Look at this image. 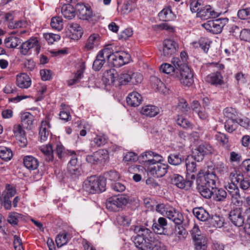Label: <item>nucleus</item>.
Segmentation results:
<instances>
[{"label": "nucleus", "mask_w": 250, "mask_h": 250, "mask_svg": "<svg viewBox=\"0 0 250 250\" xmlns=\"http://www.w3.org/2000/svg\"><path fill=\"white\" fill-rule=\"evenodd\" d=\"M99 35L98 34L91 35L87 40L84 49L85 51L93 49L99 41Z\"/></svg>", "instance_id": "nucleus-35"}, {"label": "nucleus", "mask_w": 250, "mask_h": 250, "mask_svg": "<svg viewBox=\"0 0 250 250\" xmlns=\"http://www.w3.org/2000/svg\"><path fill=\"white\" fill-rule=\"evenodd\" d=\"M76 9L71 4L63 5L62 7V13L66 19L71 20L75 16Z\"/></svg>", "instance_id": "nucleus-33"}, {"label": "nucleus", "mask_w": 250, "mask_h": 250, "mask_svg": "<svg viewBox=\"0 0 250 250\" xmlns=\"http://www.w3.org/2000/svg\"><path fill=\"white\" fill-rule=\"evenodd\" d=\"M167 223L166 218L160 217L157 222L153 223L152 229L155 233L158 234L166 235L168 234Z\"/></svg>", "instance_id": "nucleus-16"}, {"label": "nucleus", "mask_w": 250, "mask_h": 250, "mask_svg": "<svg viewBox=\"0 0 250 250\" xmlns=\"http://www.w3.org/2000/svg\"><path fill=\"white\" fill-rule=\"evenodd\" d=\"M84 69V66L81 65L80 68L74 73V78L68 81V85L70 86L78 83L83 78Z\"/></svg>", "instance_id": "nucleus-37"}, {"label": "nucleus", "mask_w": 250, "mask_h": 250, "mask_svg": "<svg viewBox=\"0 0 250 250\" xmlns=\"http://www.w3.org/2000/svg\"><path fill=\"white\" fill-rule=\"evenodd\" d=\"M105 186L106 179L102 176H91L87 177L83 182V187L85 188H105Z\"/></svg>", "instance_id": "nucleus-10"}, {"label": "nucleus", "mask_w": 250, "mask_h": 250, "mask_svg": "<svg viewBox=\"0 0 250 250\" xmlns=\"http://www.w3.org/2000/svg\"><path fill=\"white\" fill-rule=\"evenodd\" d=\"M104 154L103 150L96 151L92 155L87 156L86 160L88 163L92 164L102 163L105 159L104 155Z\"/></svg>", "instance_id": "nucleus-24"}, {"label": "nucleus", "mask_w": 250, "mask_h": 250, "mask_svg": "<svg viewBox=\"0 0 250 250\" xmlns=\"http://www.w3.org/2000/svg\"><path fill=\"white\" fill-rule=\"evenodd\" d=\"M192 238L195 242V248L196 250H206L207 246L205 237L201 234V231L199 227L194 225V226L190 230Z\"/></svg>", "instance_id": "nucleus-6"}, {"label": "nucleus", "mask_w": 250, "mask_h": 250, "mask_svg": "<svg viewBox=\"0 0 250 250\" xmlns=\"http://www.w3.org/2000/svg\"><path fill=\"white\" fill-rule=\"evenodd\" d=\"M239 167L242 172L250 177V159L244 160Z\"/></svg>", "instance_id": "nucleus-56"}, {"label": "nucleus", "mask_w": 250, "mask_h": 250, "mask_svg": "<svg viewBox=\"0 0 250 250\" xmlns=\"http://www.w3.org/2000/svg\"><path fill=\"white\" fill-rule=\"evenodd\" d=\"M44 36L49 44H53L54 42L59 41L60 39V36L58 34L47 33L44 34Z\"/></svg>", "instance_id": "nucleus-64"}, {"label": "nucleus", "mask_w": 250, "mask_h": 250, "mask_svg": "<svg viewBox=\"0 0 250 250\" xmlns=\"http://www.w3.org/2000/svg\"><path fill=\"white\" fill-rule=\"evenodd\" d=\"M13 156V153L11 149L5 147H0V158L5 161L11 160Z\"/></svg>", "instance_id": "nucleus-47"}, {"label": "nucleus", "mask_w": 250, "mask_h": 250, "mask_svg": "<svg viewBox=\"0 0 250 250\" xmlns=\"http://www.w3.org/2000/svg\"><path fill=\"white\" fill-rule=\"evenodd\" d=\"M194 180L195 175L193 174L191 175L190 179L188 178L185 179L182 176L178 174H172L168 178V182L177 188L191 187Z\"/></svg>", "instance_id": "nucleus-5"}, {"label": "nucleus", "mask_w": 250, "mask_h": 250, "mask_svg": "<svg viewBox=\"0 0 250 250\" xmlns=\"http://www.w3.org/2000/svg\"><path fill=\"white\" fill-rule=\"evenodd\" d=\"M105 62V60L98 57V54L93 63V69L95 71H99Z\"/></svg>", "instance_id": "nucleus-60"}, {"label": "nucleus", "mask_w": 250, "mask_h": 250, "mask_svg": "<svg viewBox=\"0 0 250 250\" xmlns=\"http://www.w3.org/2000/svg\"><path fill=\"white\" fill-rule=\"evenodd\" d=\"M134 231L137 235L134 238V243L139 250H150L154 240L152 232L143 226H134Z\"/></svg>", "instance_id": "nucleus-1"}, {"label": "nucleus", "mask_w": 250, "mask_h": 250, "mask_svg": "<svg viewBox=\"0 0 250 250\" xmlns=\"http://www.w3.org/2000/svg\"><path fill=\"white\" fill-rule=\"evenodd\" d=\"M139 206L138 200L134 197L126 198V207L133 210Z\"/></svg>", "instance_id": "nucleus-59"}, {"label": "nucleus", "mask_w": 250, "mask_h": 250, "mask_svg": "<svg viewBox=\"0 0 250 250\" xmlns=\"http://www.w3.org/2000/svg\"><path fill=\"white\" fill-rule=\"evenodd\" d=\"M237 126V120H233L230 119H226L225 122V128L228 132H233L236 129Z\"/></svg>", "instance_id": "nucleus-46"}, {"label": "nucleus", "mask_w": 250, "mask_h": 250, "mask_svg": "<svg viewBox=\"0 0 250 250\" xmlns=\"http://www.w3.org/2000/svg\"><path fill=\"white\" fill-rule=\"evenodd\" d=\"M178 48V44L176 42L171 39H166L163 42V55L167 57H170L176 53Z\"/></svg>", "instance_id": "nucleus-13"}, {"label": "nucleus", "mask_w": 250, "mask_h": 250, "mask_svg": "<svg viewBox=\"0 0 250 250\" xmlns=\"http://www.w3.org/2000/svg\"><path fill=\"white\" fill-rule=\"evenodd\" d=\"M114 54V53H113V49L109 46H107L99 52L98 53V57L102 58L104 60L107 59L108 62H110L111 59L112 58V56Z\"/></svg>", "instance_id": "nucleus-41"}, {"label": "nucleus", "mask_w": 250, "mask_h": 250, "mask_svg": "<svg viewBox=\"0 0 250 250\" xmlns=\"http://www.w3.org/2000/svg\"><path fill=\"white\" fill-rule=\"evenodd\" d=\"M23 162L24 166L30 170L37 169L39 165L38 160L31 155L25 156L23 158Z\"/></svg>", "instance_id": "nucleus-25"}, {"label": "nucleus", "mask_w": 250, "mask_h": 250, "mask_svg": "<svg viewBox=\"0 0 250 250\" xmlns=\"http://www.w3.org/2000/svg\"><path fill=\"white\" fill-rule=\"evenodd\" d=\"M214 172H217L220 175H223L228 171V167L223 163H220L217 164L214 168Z\"/></svg>", "instance_id": "nucleus-63"}, {"label": "nucleus", "mask_w": 250, "mask_h": 250, "mask_svg": "<svg viewBox=\"0 0 250 250\" xmlns=\"http://www.w3.org/2000/svg\"><path fill=\"white\" fill-rule=\"evenodd\" d=\"M40 45L36 38H31L27 41L22 43L20 46V52L21 54L26 55L29 51L34 49L36 54H38L40 50Z\"/></svg>", "instance_id": "nucleus-8"}, {"label": "nucleus", "mask_w": 250, "mask_h": 250, "mask_svg": "<svg viewBox=\"0 0 250 250\" xmlns=\"http://www.w3.org/2000/svg\"><path fill=\"white\" fill-rule=\"evenodd\" d=\"M226 119L236 120L238 119V112L236 109L232 107H227L223 111Z\"/></svg>", "instance_id": "nucleus-45"}, {"label": "nucleus", "mask_w": 250, "mask_h": 250, "mask_svg": "<svg viewBox=\"0 0 250 250\" xmlns=\"http://www.w3.org/2000/svg\"><path fill=\"white\" fill-rule=\"evenodd\" d=\"M124 54V52H116L114 53L110 62L112 63L113 66L120 67L125 64L123 56Z\"/></svg>", "instance_id": "nucleus-31"}, {"label": "nucleus", "mask_w": 250, "mask_h": 250, "mask_svg": "<svg viewBox=\"0 0 250 250\" xmlns=\"http://www.w3.org/2000/svg\"><path fill=\"white\" fill-rule=\"evenodd\" d=\"M76 11L79 18L83 20H88L93 16V12L90 6L83 3L76 4Z\"/></svg>", "instance_id": "nucleus-15"}, {"label": "nucleus", "mask_w": 250, "mask_h": 250, "mask_svg": "<svg viewBox=\"0 0 250 250\" xmlns=\"http://www.w3.org/2000/svg\"><path fill=\"white\" fill-rule=\"evenodd\" d=\"M50 127V125L48 121H42L39 132L41 141L43 142L47 140L49 134V128Z\"/></svg>", "instance_id": "nucleus-32"}, {"label": "nucleus", "mask_w": 250, "mask_h": 250, "mask_svg": "<svg viewBox=\"0 0 250 250\" xmlns=\"http://www.w3.org/2000/svg\"><path fill=\"white\" fill-rule=\"evenodd\" d=\"M178 100V103L176 106V109L177 110H180L183 113L188 112L189 109V107L186 100L182 98L179 97Z\"/></svg>", "instance_id": "nucleus-51"}, {"label": "nucleus", "mask_w": 250, "mask_h": 250, "mask_svg": "<svg viewBox=\"0 0 250 250\" xmlns=\"http://www.w3.org/2000/svg\"><path fill=\"white\" fill-rule=\"evenodd\" d=\"M140 110L142 114L149 117H155L159 112L158 107L151 104L143 106Z\"/></svg>", "instance_id": "nucleus-23"}, {"label": "nucleus", "mask_w": 250, "mask_h": 250, "mask_svg": "<svg viewBox=\"0 0 250 250\" xmlns=\"http://www.w3.org/2000/svg\"><path fill=\"white\" fill-rule=\"evenodd\" d=\"M117 72L115 69L111 68L105 70L103 76L102 80L105 84H113L121 89L125 85V74L124 72L121 73L116 78Z\"/></svg>", "instance_id": "nucleus-3"}, {"label": "nucleus", "mask_w": 250, "mask_h": 250, "mask_svg": "<svg viewBox=\"0 0 250 250\" xmlns=\"http://www.w3.org/2000/svg\"><path fill=\"white\" fill-rule=\"evenodd\" d=\"M242 208H236L231 210L229 214V219L235 226L241 227L245 222V216L242 215Z\"/></svg>", "instance_id": "nucleus-14"}, {"label": "nucleus", "mask_w": 250, "mask_h": 250, "mask_svg": "<svg viewBox=\"0 0 250 250\" xmlns=\"http://www.w3.org/2000/svg\"><path fill=\"white\" fill-rule=\"evenodd\" d=\"M227 18H219L207 21L202 24L206 30L214 34L220 33L223 27L228 22Z\"/></svg>", "instance_id": "nucleus-4"}, {"label": "nucleus", "mask_w": 250, "mask_h": 250, "mask_svg": "<svg viewBox=\"0 0 250 250\" xmlns=\"http://www.w3.org/2000/svg\"><path fill=\"white\" fill-rule=\"evenodd\" d=\"M4 43L9 48H16L21 43V40L17 37L10 36L5 39Z\"/></svg>", "instance_id": "nucleus-42"}, {"label": "nucleus", "mask_w": 250, "mask_h": 250, "mask_svg": "<svg viewBox=\"0 0 250 250\" xmlns=\"http://www.w3.org/2000/svg\"><path fill=\"white\" fill-rule=\"evenodd\" d=\"M204 154L201 152L199 147L193 151L192 155L190 156V157H193V159L197 162L202 161L204 159Z\"/></svg>", "instance_id": "nucleus-62"}, {"label": "nucleus", "mask_w": 250, "mask_h": 250, "mask_svg": "<svg viewBox=\"0 0 250 250\" xmlns=\"http://www.w3.org/2000/svg\"><path fill=\"white\" fill-rule=\"evenodd\" d=\"M71 158L68 164V171L72 178L78 177L81 174V171L77 167V157L74 151H68V156Z\"/></svg>", "instance_id": "nucleus-12"}, {"label": "nucleus", "mask_w": 250, "mask_h": 250, "mask_svg": "<svg viewBox=\"0 0 250 250\" xmlns=\"http://www.w3.org/2000/svg\"><path fill=\"white\" fill-rule=\"evenodd\" d=\"M162 156L159 154L151 151L143 152L139 157V159L143 163L145 168L147 169L150 165L155 162H160L162 160Z\"/></svg>", "instance_id": "nucleus-7"}, {"label": "nucleus", "mask_w": 250, "mask_h": 250, "mask_svg": "<svg viewBox=\"0 0 250 250\" xmlns=\"http://www.w3.org/2000/svg\"><path fill=\"white\" fill-rule=\"evenodd\" d=\"M51 27L58 31H60L63 27L62 20L60 17H54L51 19L50 22Z\"/></svg>", "instance_id": "nucleus-48"}, {"label": "nucleus", "mask_w": 250, "mask_h": 250, "mask_svg": "<svg viewBox=\"0 0 250 250\" xmlns=\"http://www.w3.org/2000/svg\"><path fill=\"white\" fill-rule=\"evenodd\" d=\"M213 190V198L216 199L217 201H221L225 198L227 195L226 191L224 188H211Z\"/></svg>", "instance_id": "nucleus-53"}, {"label": "nucleus", "mask_w": 250, "mask_h": 250, "mask_svg": "<svg viewBox=\"0 0 250 250\" xmlns=\"http://www.w3.org/2000/svg\"><path fill=\"white\" fill-rule=\"evenodd\" d=\"M40 150L44 154L46 162H53L54 160V150L51 144H48L41 147Z\"/></svg>", "instance_id": "nucleus-29"}, {"label": "nucleus", "mask_w": 250, "mask_h": 250, "mask_svg": "<svg viewBox=\"0 0 250 250\" xmlns=\"http://www.w3.org/2000/svg\"><path fill=\"white\" fill-rule=\"evenodd\" d=\"M142 99L140 94L136 92H133L129 94L126 98V103L131 106L136 107L140 104Z\"/></svg>", "instance_id": "nucleus-26"}, {"label": "nucleus", "mask_w": 250, "mask_h": 250, "mask_svg": "<svg viewBox=\"0 0 250 250\" xmlns=\"http://www.w3.org/2000/svg\"><path fill=\"white\" fill-rule=\"evenodd\" d=\"M16 84L21 88H27L31 84L30 78L26 73H21L17 76Z\"/></svg>", "instance_id": "nucleus-21"}, {"label": "nucleus", "mask_w": 250, "mask_h": 250, "mask_svg": "<svg viewBox=\"0 0 250 250\" xmlns=\"http://www.w3.org/2000/svg\"><path fill=\"white\" fill-rule=\"evenodd\" d=\"M197 44L196 46L200 47L205 53H207L209 48V41L208 39L205 38H201L198 42H195Z\"/></svg>", "instance_id": "nucleus-54"}, {"label": "nucleus", "mask_w": 250, "mask_h": 250, "mask_svg": "<svg viewBox=\"0 0 250 250\" xmlns=\"http://www.w3.org/2000/svg\"><path fill=\"white\" fill-rule=\"evenodd\" d=\"M16 193V188H5L3 191L1 196L3 201V206L6 209H11L12 203L10 199L13 197Z\"/></svg>", "instance_id": "nucleus-18"}, {"label": "nucleus", "mask_w": 250, "mask_h": 250, "mask_svg": "<svg viewBox=\"0 0 250 250\" xmlns=\"http://www.w3.org/2000/svg\"><path fill=\"white\" fill-rule=\"evenodd\" d=\"M219 14L215 12L210 5H206L201 8L197 13V16L204 20H207L209 18H215L218 17Z\"/></svg>", "instance_id": "nucleus-17"}, {"label": "nucleus", "mask_w": 250, "mask_h": 250, "mask_svg": "<svg viewBox=\"0 0 250 250\" xmlns=\"http://www.w3.org/2000/svg\"><path fill=\"white\" fill-rule=\"evenodd\" d=\"M160 70L166 74H170L175 77L178 69L173 65H172L168 63H164L160 66Z\"/></svg>", "instance_id": "nucleus-39"}, {"label": "nucleus", "mask_w": 250, "mask_h": 250, "mask_svg": "<svg viewBox=\"0 0 250 250\" xmlns=\"http://www.w3.org/2000/svg\"><path fill=\"white\" fill-rule=\"evenodd\" d=\"M107 143V138L105 136H97L92 141V145L100 147Z\"/></svg>", "instance_id": "nucleus-57"}, {"label": "nucleus", "mask_w": 250, "mask_h": 250, "mask_svg": "<svg viewBox=\"0 0 250 250\" xmlns=\"http://www.w3.org/2000/svg\"><path fill=\"white\" fill-rule=\"evenodd\" d=\"M229 194L231 196L232 201L234 204L239 206L242 202L239 188H229L228 190Z\"/></svg>", "instance_id": "nucleus-38"}, {"label": "nucleus", "mask_w": 250, "mask_h": 250, "mask_svg": "<svg viewBox=\"0 0 250 250\" xmlns=\"http://www.w3.org/2000/svg\"><path fill=\"white\" fill-rule=\"evenodd\" d=\"M70 151L65 150L64 146L61 144L56 145L55 152L59 159H62L65 156H68V152Z\"/></svg>", "instance_id": "nucleus-52"}, {"label": "nucleus", "mask_w": 250, "mask_h": 250, "mask_svg": "<svg viewBox=\"0 0 250 250\" xmlns=\"http://www.w3.org/2000/svg\"><path fill=\"white\" fill-rule=\"evenodd\" d=\"M192 212L194 215L201 221H206L210 217L209 213L202 207L194 208Z\"/></svg>", "instance_id": "nucleus-34"}, {"label": "nucleus", "mask_w": 250, "mask_h": 250, "mask_svg": "<svg viewBox=\"0 0 250 250\" xmlns=\"http://www.w3.org/2000/svg\"><path fill=\"white\" fill-rule=\"evenodd\" d=\"M26 22L24 20L21 21H11L8 25L10 29H16L19 28H23L26 26Z\"/></svg>", "instance_id": "nucleus-55"}, {"label": "nucleus", "mask_w": 250, "mask_h": 250, "mask_svg": "<svg viewBox=\"0 0 250 250\" xmlns=\"http://www.w3.org/2000/svg\"><path fill=\"white\" fill-rule=\"evenodd\" d=\"M150 81L153 89L161 93L165 92L166 87L160 79L155 76H152L150 78Z\"/></svg>", "instance_id": "nucleus-30"}, {"label": "nucleus", "mask_w": 250, "mask_h": 250, "mask_svg": "<svg viewBox=\"0 0 250 250\" xmlns=\"http://www.w3.org/2000/svg\"><path fill=\"white\" fill-rule=\"evenodd\" d=\"M240 175L237 174L236 173L231 172L230 174V178L231 179V183L235 187L238 188L239 184L240 188H249L250 185L247 181H243L242 178L239 177Z\"/></svg>", "instance_id": "nucleus-27"}, {"label": "nucleus", "mask_w": 250, "mask_h": 250, "mask_svg": "<svg viewBox=\"0 0 250 250\" xmlns=\"http://www.w3.org/2000/svg\"><path fill=\"white\" fill-rule=\"evenodd\" d=\"M176 121L177 125L183 128H188L192 126V124L182 115H178Z\"/></svg>", "instance_id": "nucleus-50"}, {"label": "nucleus", "mask_w": 250, "mask_h": 250, "mask_svg": "<svg viewBox=\"0 0 250 250\" xmlns=\"http://www.w3.org/2000/svg\"><path fill=\"white\" fill-rule=\"evenodd\" d=\"M178 59L174 61V65L178 69V71L175 76L180 80L183 85L189 86L193 83V74L188 65H183L180 63Z\"/></svg>", "instance_id": "nucleus-2"}, {"label": "nucleus", "mask_w": 250, "mask_h": 250, "mask_svg": "<svg viewBox=\"0 0 250 250\" xmlns=\"http://www.w3.org/2000/svg\"><path fill=\"white\" fill-rule=\"evenodd\" d=\"M174 234L178 237L179 239L181 240L185 238L188 233L183 225L179 224L175 225Z\"/></svg>", "instance_id": "nucleus-49"}, {"label": "nucleus", "mask_w": 250, "mask_h": 250, "mask_svg": "<svg viewBox=\"0 0 250 250\" xmlns=\"http://www.w3.org/2000/svg\"><path fill=\"white\" fill-rule=\"evenodd\" d=\"M167 217L172 220L176 225L182 224L184 217L182 213L177 211L175 208H171L166 212Z\"/></svg>", "instance_id": "nucleus-19"}, {"label": "nucleus", "mask_w": 250, "mask_h": 250, "mask_svg": "<svg viewBox=\"0 0 250 250\" xmlns=\"http://www.w3.org/2000/svg\"><path fill=\"white\" fill-rule=\"evenodd\" d=\"M143 76L139 73L128 71L126 73V85L129 83L130 85H135L141 83L143 80Z\"/></svg>", "instance_id": "nucleus-22"}, {"label": "nucleus", "mask_w": 250, "mask_h": 250, "mask_svg": "<svg viewBox=\"0 0 250 250\" xmlns=\"http://www.w3.org/2000/svg\"><path fill=\"white\" fill-rule=\"evenodd\" d=\"M198 147L200 150H201V152H202L205 156L211 154L214 151V149L212 146L207 143L201 144Z\"/></svg>", "instance_id": "nucleus-58"}, {"label": "nucleus", "mask_w": 250, "mask_h": 250, "mask_svg": "<svg viewBox=\"0 0 250 250\" xmlns=\"http://www.w3.org/2000/svg\"><path fill=\"white\" fill-rule=\"evenodd\" d=\"M194 161L195 160L193 159V157H190V155H188L186 157L184 162L185 163L188 173H193L196 171V164Z\"/></svg>", "instance_id": "nucleus-40"}, {"label": "nucleus", "mask_w": 250, "mask_h": 250, "mask_svg": "<svg viewBox=\"0 0 250 250\" xmlns=\"http://www.w3.org/2000/svg\"><path fill=\"white\" fill-rule=\"evenodd\" d=\"M168 166L167 165L155 162L150 166L146 169L149 173L158 178L162 177L167 172Z\"/></svg>", "instance_id": "nucleus-11"}, {"label": "nucleus", "mask_w": 250, "mask_h": 250, "mask_svg": "<svg viewBox=\"0 0 250 250\" xmlns=\"http://www.w3.org/2000/svg\"><path fill=\"white\" fill-rule=\"evenodd\" d=\"M185 157L180 153H173L169 154L167 157V161L168 163L173 166H178L184 163Z\"/></svg>", "instance_id": "nucleus-28"}, {"label": "nucleus", "mask_w": 250, "mask_h": 250, "mask_svg": "<svg viewBox=\"0 0 250 250\" xmlns=\"http://www.w3.org/2000/svg\"><path fill=\"white\" fill-rule=\"evenodd\" d=\"M125 195H118L109 198L106 202V207L110 211H117L124 205Z\"/></svg>", "instance_id": "nucleus-9"}, {"label": "nucleus", "mask_w": 250, "mask_h": 250, "mask_svg": "<svg viewBox=\"0 0 250 250\" xmlns=\"http://www.w3.org/2000/svg\"><path fill=\"white\" fill-rule=\"evenodd\" d=\"M206 81L216 86L221 85L224 83L223 76L219 72L212 73L207 76L206 78Z\"/></svg>", "instance_id": "nucleus-20"}, {"label": "nucleus", "mask_w": 250, "mask_h": 250, "mask_svg": "<svg viewBox=\"0 0 250 250\" xmlns=\"http://www.w3.org/2000/svg\"><path fill=\"white\" fill-rule=\"evenodd\" d=\"M237 16L241 20L250 19V8L240 9L238 11Z\"/></svg>", "instance_id": "nucleus-61"}, {"label": "nucleus", "mask_w": 250, "mask_h": 250, "mask_svg": "<svg viewBox=\"0 0 250 250\" xmlns=\"http://www.w3.org/2000/svg\"><path fill=\"white\" fill-rule=\"evenodd\" d=\"M68 29L73 34L76 33L78 38H81L83 34L81 26L77 23L71 22L68 24Z\"/></svg>", "instance_id": "nucleus-44"}, {"label": "nucleus", "mask_w": 250, "mask_h": 250, "mask_svg": "<svg viewBox=\"0 0 250 250\" xmlns=\"http://www.w3.org/2000/svg\"><path fill=\"white\" fill-rule=\"evenodd\" d=\"M159 16L165 21L172 20L175 18V15L173 13L171 8L170 6L164 8L163 10L159 13Z\"/></svg>", "instance_id": "nucleus-43"}, {"label": "nucleus", "mask_w": 250, "mask_h": 250, "mask_svg": "<svg viewBox=\"0 0 250 250\" xmlns=\"http://www.w3.org/2000/svg\"><path fill=\"white\" fill-rule=\"evenodd\" d=\"M204 182L207 185H204L203 186H205V188H216V174L212 172L209 173L208 172H206V174L204 176Z\"/></svg>", "instance_id": "nucleus-36"}]
</instances>
